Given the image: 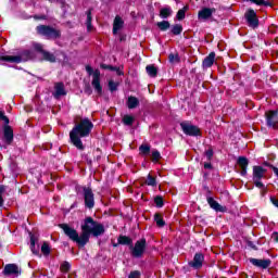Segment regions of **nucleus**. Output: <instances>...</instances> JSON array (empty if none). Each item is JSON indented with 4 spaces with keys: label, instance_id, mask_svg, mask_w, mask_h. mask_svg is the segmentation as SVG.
I'll return each instance as SVG.
<instances>
[{
    "label": "nucleus",
    "instance_id": "f257e3e1",
    "mask_svg": "<svg viewBox=\"0 0 278 278\" xmlns=\"http://www.w3.org/2000/svg\"><path fill=\"white\" fill-rule=\"evenodd\" d=\"M59 227L63 230V233L72 240V242H76L79 249H84V247L90 242V236L99 238V236H103V233H105V226L94 220L91 216L84 219V224L80 226V236L79 232L68 224H60Z\"/></svg>",
    "mask_w": 278,
    "mask_h": 278
},
{
    "label": "nucleus",
    "instance_id": "f03ea898",
    "mask_svg": "<svg viewBox=\"0 0 278 278\" xmlns=\"http://www.w3.org/2000/svg\"><path fill=\"white\" fill-rule=\"evenodd\" d=\"M92 129H94V124L90 121V118L85 117L70 131V140L73 147L77 148L78 151H85L86 146H84V141L81 138H88L90 134H92Z\"/></svg>",
    "mask_w": 278,
    "mask_h": 278
},
{
    "label": "nucleus",
    "instance_id": "7ed1b4c3",
    "mask_svg": "<svg viewBox=\"0 0 278 278\" xmlns=\"http://www.w3.org/2000/svg\"><path fill=\"white\" fill-rule=\"evenodd\" d=\"M36 58V52L34 50H24L18 55H0L2 62H10L11 64H21V62H28V60H34Z\"/></svg>",
    "mask_w": 278,
    "mask_h": 278
},
{
    "label": "nucleus",
    "instance_id": "20e7f679",
    "mask_svg": "<svg viewBox=\"0 0 278 278\" xmlns=\"http://www.w3.org/2000/svg\"><path fill=\"white\" fill-rule=\"evenodd\" d=\"M75 192L76 194L83 192L85 207L87 210H94V192L92 191V187L76 185Z\"/></svg>",
    "mask_w": 278,
    "mask_h": 278
},
{
    "label": "nucleus",
    "instance_id": "39448f33",
    "mask_svg": "<svg viewBox=\"0 0 278 278\" xmlns=\"http://www.w3.org/2000/svg\"><path fill=\"white\" fill-rule=\"evenodd\" d=\"M266 173H268V169L264 168L260 165H254L252 170V181L255 186V188H260L261 190H264L266 192V186H264V182H262V179L266 177Z\"/></svg>",
    "mask_w": 278,
    "mask_h": 278
},
{
    "label": "nucleus",
    "instance_id": "423d86ee",
    "mask_svg": "<svg viewBox=\"0 0 278 278\" xmlns=\"http://www.w3.org/2000/svg\"><path fill=\"white\" fill-rule=\"evenodd\" d=\"M86 72L88 75H92L91 86L97 94H101L103 92V87L101 86V72L99 70L93 71L90 65L86 66Z\"/></svg>",
    "mask_w": 278,
    "mask_h": 278
},
{
    "label": "nucleus",
    "instance_id": "0eeeda50",
    "mask_svg": "<svg viewBox=\"0 0 278 278\" xmlns=\"http://www.w3.org/2000/svg\"><path fill=\"white\" fill-rule=\"evenodd\" d=\"M129 250L132 257L140 260V257L144 255V251H147V239L141 238L140 240L136 241L135 245L132 243Z\"/></svg>",
    "mask_w": 278,
    "mask_h": 278
},
{
    "label": "nucleus",
    "instance_id": "6e6552de",
    "mask_svg": "<svg viewBox=\"0 0 278 278\" xmlns=\"http://www.w3.org/2000/svg\"><path fill=\"white\" fill-rule=\"evenodd\" d=\"M37 31L38 34H40L41 36H45L48 39L60 38V31L51 26H45V25L37 26Z\"/></svg>",
    "mask_w": 278,
    "mask_h": 278
},
{
    "label": "nucleus",
    "instance_id": "1a4fd4ad",
    "mask_svg": "<svg viewBox=\"0 0 278 278\" xmlns=\"http://www.w3.org/2000/svg\"><path fill=\"white\" fill-rule=\"evenodd\" d=\"M265 118H266L267 127H273V129H277V127H278V109L265 112Z\"/></svg>",
    "mask_w": 278,
    "mask_h": 278
},
{
    "label": "nucleus",
    "instance_id": "9d476101",
    "mask_svg": "<svg viewBox=\"0 0 278 278\" xmlns=\"http://www.w3.org/2000/svg\"><path fill=\"white\" fill-rule=\"evenodd\" d=\"M244 16L249 27H252L253 29L260 27V20L257 18V13L255 10L249 9Z\"/></svg>",
    "mask_w": 278,
    "mask_h": 278
},
{
    "label": "nucleus",
    "instance_id": "9b49d317",
    "mask_svg": "<svg viewBox=\"0 0 278 278\" xmlns=\"http://www.w3.org/2000/svg\"><path fill=\"white\" fill-rule=\"evenodd\" d=\"M33 49L34 51H37V53H40L43 58V60H46V62H55V54L46 51L45 48L42 47V45L34 42L33 43Z\"/></svg>",
    "mask_w": 278,
    "mask_h": 278
},
{
    "label": "nucleus",
    "instance_id": "f8f14e48",
    "mask_svg": "<svg viewBox=\"0 0 278 278\" xmlns=\"http://www.w3.org/2000/svg\"><path fill=\"white\" fill-rule=\"evenodd\" d=\"M180 127L186 136H201V128L194 125H190L186 122L180 123Z\"/></svg>",
    "mask_w": 278,
    "mask_h": 278
},
{
    "label": "nucleus",
    "instance_id": "ddd939ff",
    "mask_svg": "<svg viewBox=\"0 0 278 278\" xmlns=\"http://www.w3.org/2000/svg\"><path fill=\"white\" fill-rule=\"evenodd\" d=\"M203 262H205V255L198 252L194 254L193 260L189 262V266L194 270H201V268H203Z\"/></svg>",
    "mask_w": 278,
    "mask_h": 278
},
{
    "label": "nucleus",
    "instance_id": "4468645a",
    "mask_svg": "<svg viewBox=\"0 0 278 278\" xmlns=\"http://www.w3.org/2000/svg\"><path fill=\"white\" fill-rule=\"evenodd\" d=\"M250 264L252 266H255L256 268H262L263 270H266L267 268H270V264H273V261L270 258H249Z\"/></svg>",
    "mask_w": 278,
    "mask_h": 278
},
{
    "label": "nucleus",
    "instance_id": "2eb2a0df",
    "mask_svg": "<svg viewBox=\"0 0 278 278\" xmlns=\"http://www.w3.org/2000/svg\"><path fill=\"white\" fill-rule=\"evenodd\" d=\"M66 94H68V90L64 86V83H55L54 90L52 91V97L54 99H63V97H66Z\"/></svg>",
    "mask_w": 278,
    "mask_h": 278
},
{
    "label": "nucleus",
    "instance_id": "dca6fc26",
    "mask_svg": "<svg viewBox=\"0 0 278 278\" xmlns=\"http://www.w3.org/2000/svg\"><path fill=\"white\" fill-rule=\"evenodd\" d=\"M2 131L5 144H12L14 142V129H12V126H10V124H4L2 126Z\"/></svg>",
    "mask_w": 278,
    "mask_h": 278
},
{
    "label": "nucleus",
    "instance_id": "f3484780",
    "mask_svg": "<svg viewBox=\"0 0 278 278\" xmlns=\"http://www.w3.org/2000/svg\"><path fill=\"white\" fill-rule=\"evenodd\" d=\"M237 165L240 168L241 177H247L249 170V159L247 156H239L237 159Z\"/></svg>",
    "mask_w": 278,
    "mask_h": 278
},
{
    "label": "nucleus",
    "instance_id": "a211bd4d",
    "mask_svg": "<svg viewBox=\"0 0 278 278\" xmlns=\"http://www.w3.org/2000/svg\"><path fill=\"white\" fill-rule=\"evenodd\" d=\"M206 201L210 205V208L214 210V212H222L223 214L227 212V206L220 205V203H218V201L214 200L212 197H207Z\"/></svg>",
    "mask_w": 278,
    "mask_h": 278
},
{
    "label": "nucleus",
    "instance_id": "6ab92c4d",
    "mask_svg": "<svg viewBox=\"0 0 278 278\" xmlns=\"http://www.w3.org/2000/svg\"><path fill=\"white\" fill-rule=\"evenodd\" d=\"M2 273L5 277H10L12 275H16V277H18V275H20L18 265H16V264H7L4 266V269H3Z\"/></svg>",
    "mask_w": 278,
    "mask_h": 278
},
{
    "label": "nucleus",
    "instance_id": "aec40b11",
    "mask_svg": "<svg viewBox=\"0 0 278 278\" xmlns=\"http://www.w3.org/2000/svg\"><path fill=\"white\" fill-rule=\"evenodd\" d=\"M215 10L211 8H203L198 13V18L200 21H207V18H211V16L214 14Z\"/></svg>",
    "mask_w": 278,
    "mask_h": 278
},
{
    "label": "nucleus",
    "instance_id": "412c9836",
    "mask_svg": "<svg viewBox=\"0 0 278 278\" xmlns=\"http://www.w3.org/2000/svg\"><path fill=\"white\" fill-rule=\"evenodd\" d=\"M214 60H216V53L211 52L202 62L203 68H212L214 66Z\"/></svg>",
    "mask_w": 278,
    "mask_h": 278
},
{
    "label": "nucleus",
    "instance_id": "4be33fe9",
    "mask_svg": "<svg viewBox=\"0 0 278 278\" xmlns=\"http://www.w3.org/2000/svg\"><path fill=\"white\" fill-rule=\"evenodd\" d=\"M117 242H118V244H122L123 247H128L129 249H131V245L134 244V239H131L130 237H127L125 235H119L117 238Z\"/></svg>",
    "mask_w": 278,
    "mask_h": 278
},
{
    "label": "nucleus",
    "instance_id": "5701e85b",
    "mask_svg": "<svg viewBox=\"0 0 278 278\" xmlns=\"http://www.w3.org/2000/svg\"><path fill=\"white\" fill-rule=\"evenodd\" d=\"M125 25V22L123 21V18L121 16H116L114 18L113 22V34L114 36H116V34H118V31H121V28Z\"/></svg>",
    "mask_w": 278,
    "mask_h": 278
},
{
    "label": "nucleus",
    "instance_id": "b1692460",
    "mask_svg": "<svg viewBox=\"0 0 278 278\" xmlns=\"http://www.w3.org/2000/svg\"><path fill=\"white\" fill-rule=\"evenodd\" d=\"M30 251L34 255L41 257L39 248H36V237L34 235H30Z\"/></svg>",
    "mask_w": 278,
    "mask_h": 278
},
{
    "label": "nucleus",
    "instance_id": "393cba45",
    "mask_svg": "<svg viewBox=\"0 0 278 278\" xmlns=\"http://www.w3.org/2000/svg\"><path fill=\"white\" fill-rule=\"evenodd\" d=\"M154 222L156 223V226L160 228L166 227V222L164 220V217L160 213L154 214Z\"/></svg>",
    "mask_w": 278,
    "mask_h": 278
},
{
    "label": "nucleus",
    "instance_id": "a878e982",
    "mask_svg": "<svg viewBox=\"0 0 278 278\" xmlns=\"http://www.w3.org/2000/svg\"><path fill=\"white\" fill-rule=\"evenodd\" d=\"M170 14H173V9H170V7H164L160 11L161 18H168Z\"/></svg>",
    "mask_w": 278,
    "mask_h": 278
},
{
    "label": "nucleus",
    "instance_id": "bb28decb",
    "mask_svg": "<svg viewBox=\"0 0 278 278\" xmlns=\"http://www.w3.org/2000/svg\"><path fill=\"white\" fill-rule=\"evenodd\" d=\"M134 121H136V117L131 115H124L122 118L123 125H126L127 127H131V125H134Z\"/></svg>",
    "mask_w": 278,
    "mask_h": 278
},
{
    "label": "nucleus",
    "instance_id": "cd10ccee",
    "mask_svg": "<svg viewBox=\"0 0 278 278\" xmlns=\"http://www.w3.org/2000/svg\"><path fill=\"white\" fill-rule=\"evenodd\" d=\"M41 253L45 255V257H49V255H51V247L49 245V242L45 241L42 243Z\"/></svg>",
    "mask_w": 278,
    "mask_h": 278
},
{
    "label": "nucleus",
    "instance_id": "c85d7f7f",
    "mask_svg": "<svg viewBox=\"0 0 278 278\" xmlns=\"http://www.w3.org/2000/svg\"><path fill=\"white\" fill-rule=\"evenodd\" d=\"M146 71L150 77H157V67L154 65H148Z\"/></svg>",
    "mask_w": 278,
    "mask_h": 278
},
{
    "label": "nucleus",
    "instance_id": "c756f323",
    "mask_svg": "<svg viewBox=\"0 0 278 278\" xmlns=\"http://www.w3.org/2000/svg\"><path fill=\"white\" fill-rule=\"evenodd\" d=\"M86 25H87V30L88 31H92V11H87V22H86Z\"/></svg>",
    "mask_w": 278,
    "mask_h": 278
},
{
    "label": "nucleus",
    "instance_id": "7c9ffc66",
    "mask_svg": "<svg viewBox=\"0 0 278 278\" xmlns=\"http://www.w3.org/2000/svg\"><path fill=\"white\" fill-rule=\"evenodd\" d=\"M156 25L161 31H166L170 28V23H168V21L159 22Z\"/></svg>",
    "mask_w": 278,
    "mask_h": 278
},
{
    "label": "nucleus",
    "instance_id": "2f4dec72",
    "mask_svg": "<svg viewBox=\"0 0 278 278\" xmlns=\"http://www.w3.org/2000/svg\"><path fill=\"white\" fill-rule=\"evenodd\" d=\"M139 151L142 155H149L151 153V146L148 144H141L139 147Z\"/></svg>",
    "mask_w": 278,
    "mask_h": 278
},
{
    "label": "nucleus",
    "instance_id": "473e14b6",
    "mask_svg": "<svg viewBox=\"0 0 278 278\" xmlns=\"http://www.w3.org/2000/svg\"><path fill=\"white\" fill-rule=\"evenodd\" d=\"M151 160L154 164H157V162H160V160H162V154L160 153V151H157V150L152 151Z\"/></svg>",
    "mask_w": 278,
    "mask_h": 278
},
{
    "label": "nucleus",
    "instance_id": "72a5a7b5",
    "mask_svg": "<svg viewBox=\"0 0 278 278\" xmlns=\"http://www.w3.org/2000/svg\"><path fill=\"white\" fill-rule=\"evenodd\" d=\"M147 186L155 187L157 186V180L155 177H153L151 174L148 175V178L146 180Z\"/></svg>",
    "mask_w": 278,
    "mask_h": 278
},
{
    "label": "nucleus",
    "instance_id": "f704fd0d",
    "mask_svg": "<svg viewBox=\"0 0 278 278\" xmlns=\"http://www.w3.org/2000/svg\"><path fill=\"white\" fill-rule=\"evenodd\" d=\"M60 270L61 273H70L71 271V263H68V261H65L61 264L60 266Z\"/></svg>",
    "mask_w": 278,
    "mask_h": 278
},
{
    "label": "nucleus",
    "instance_id": "c9c22d12",
    "mask_svg": "<svg viewBox=\"0 0 278 278\" xmlns=\"http://www.w3.org/2000/svg\"><path fill=\"white\" fill-rule=\"evenodd\" d=\"M204 155L208 162H212V157H214V148L212 146L204 152Z\"/></svg>",
    "mask_w": 278,
    "mask_h": 278
},
{
    "label": "nucleus",
    "instance_id": "e433bc0d",
    "mask_svg": "<svg viewBox=\"0 0 278 278\" xmlns=\"http://www.w3.org/2000/svg\"><path fill=\"white\" fill-rule=\"evenodd\" d=\"M101 68H104L105 71H116L117 75H123V72L118 67H114L112 65L102 64Z\"/></svg>",
    "mask_w": 278,
    "mask_h": 278
},
{
    "label": "nucleus",
    "instance_id": "4c0bfd02",
    "mask_svg": "<svg viewBox=\"0 0 278 278\" xmlns=\"http://www.w3.org/2000/svg\"><path fill=\"white\" fill-rule=\"evenodd\" d=\"M181 31H184V28L179 24L174 25L172 28V34H174V36H179Z\"/></svg>",
    "mask_w": 278,
    "mask_h": 278
},
{
    "label": "nucleus",
    "instance_id": "58836bf2",
    "mask_svg": "<svg viewBox=\"0 0 278 278\" xmlns=\"http://www.w3.org/2000/svg\"><path fill=\"white\" fill-rule=\"evenodd\" d=\"M154 203L156 207H164V198L162 195H156L154 198Z\"/></svg>",
    "mask_w": 278,
    "mask_h": 278
},
{
    "label": "nucleus",
    "instance_id": "ea45409f",
    "mask_svg": "<svg viewBox=\"0 0 278 278\" xmlns=\"http://www.w3.org/2000/svg\"><path fill=\"white\" fill-rule=\"evenodd\" d=\"M251 3H254L255 5H264L265 8H268L270 5V2L265 0H250Z\"/></svg>",
    "mask_w": 278,
    "mask_h": 278
},
{
    "label": "nucleus",
    "instance_id": "a19ab883",
    "mask_svg": "<svg viewBox=\"0 0 278 278\" xmlns=\"http://www.w3.org/2000/svg\"><path fill=\"white\" fill-rule=\"evenodd\" d=\"M186 10L187 8L185 7L184 9H180L178 12H177V20L178 21H184V18H186Z\"/></svg>",
    "mask_w": 278,
    "mask_h": 278
},
{
    "label": "nucleus",
    "instance_id": "79ce46f5",
    "mask_svg": "<svg viewBox=\"0 0 278 278\" xmlns=\"http://www.w3.org/2000/svg\"><path fill=\"white\" fill-rule=\"evenodd\" d=\"M109 90L111 92H116L118 90V83H114L113 80L109 81Z\"/></svg>",
    "mask_w": 278,
    "mask_h": 278
},
{
    "label": "nucleus",
    "instance_id": "37998d69",
    "mask_svg": "<svg viewBox=\"0 0 278 278\" xmlns=\"http://www.w3.org/2000/svg\"><path fill=\"white\" fill-rule=\"evenodd\" d=\"M5 193V186L0 185V207H3V194Z\"/></svg>",
    "mask_w": 278,
    "mask_h": 278
},
{
    "label": "nucleus",
    "instance_id": "c03bdc74",
    "mask_svg": "<svg viewBox=\"0 0 278 278\" xmlns=\"http://www.w3.org/2000/svg\"><path fill=\"white\" fill-rule=\"evenodd\" d=\"M0 121H3L4 125H10V118L5 115V112L0 111Z\"/></svg>",
    "mask_w": 278,
    "mask_h": 278
},
{
    "label": "nucleus",
    "instance_id": "a18cd8bd",
    "mask_svg": "<svg viewBox=\"0 0 278 278\" xmlns=\"http://www.w3.org/2000/svg\"><path fill=\"white\" fill-rule=\"evenodd\" d=\"M138 98L136 97H129L127 100V105H138Z\"/></svg>",
    "mask_w": 278,
    "mask_h": 278
},
{
    "label": "nucleus",
    "instance_id": "49530a36",
    "mask_svg": "<svg viewBox=\"0 0 278 278\" xmlns=\"http://www.w3.org/2000/svg\"><path fill=\"white\" fill-rule=\"evenodd\" d=\"M140 271L138 270H134V271H130V274L128 275V278H140Z\"/></svg>",
    "mask_w": 278,
    "mask_h": 278
},
{
    "label": "nucleus",
    "instance_id": "de8ad7c7",
    "mask_svg": "<svg viewBox=\"0 0 278 278\" xmlns=\"http://www.w3.org/2000/svg\"><path fill=\"white\" fill-rule=\"evenodd\" d=\"M168 60H169V62L173 63V62H177L179 60V58L175 54H169Z\"/></svg>",
    "mask_w": 278,
    "mask_h": 278
},
{
    "label": "nucleus",
    "instance_id": "09e8293b",
    "mask_svg": "<svg viewBox=\"0 0 278 278\" xmlns=\"http://www.w3.org/2000/svg\"><path fill=\"white\" fill-rule=\"evenodd\" d=\"M248 247H250V249H253V251H257V245H255L253 241H248Z\"/></svg>",
    "mask_w": 278,
    "mask_h": 278
},
{
    "label": "nucleus",
    "instance_id": "8fccbe9b",
    "mask_svg": "<svg viewBox=\"0 0 278 278\" xmlns=\"http://www.w3.org/2000/svg\"><path fill=\"white\" fill-rule=\"evenodd\" d=\"M23 110H25L27 114H29V112H34V108H31V105H24Z\"/></svg>",
    "mask_w": 278,
    "mask_h": 278
},
{
    "label": "nucleus",
    "instance_id": "3c124183",
    "mask_svg": "<svg viewBox=\"0 0 278 278\" xmlns=\"http://www.w3.org/2000/svg\"><path fill=\"white\" fill-rule=\"evenodd\" d=\"M270 203H273V205H275V207H278V200L275 197H270Z\"/></svg>",
    "mask_w": 278,
    "mask_h": 278
},
{
    "label": "nucleus",
    "instance_id": "603ef678",
    "mask_svg": "<svg viewBox=\"0 0 278 278\" xmlns=\"http://www.w3.org/2000/svg\"><path fill=\"white\" fill-rule=\"evenodd\" d=\"M204 168L212 170V168H214V166L212 165V163H204Z\"/></svg>",
    "mask_w": 278,
    "mask_h": 278
},
{
    "label": "nucleus",
    "instance_id": "864d4df0",
    "mask_svg": "<svg viewBox=\"0 0 278 278\" xmlns=\"http://www.w3.org/2000/svg\"><path fill=\"white\" fill-rule=\"evenodd\" d=\"M271 238L274 239V242H278V232H273Z\"/></svg>",
    "mask_w": 278,
    "mask_h": 278
},
{
    "label": "nucleus",
    "instance_id": "5fc2aeb1",
    "mask_svg": "<svg viewBox=\"0 0 278 278\" xmlns=\"http://www.w3.org/2000/svg\"><path fill=\"white\" fill-rule=\"evenodd\" d=\"M136 105H128L129 110H135Z\"/></svg>",
    "mask_w": 278,
    "mask_h": 278
},
{
    "label": "nucleus",
    "instance_id": "6e6d98bb",
    "mask_svg": "<svg viewBox=\"0 0 278 278\" xmlns=\"http://www.w3.org/2000/svg\"><path fill=\"white\" fill-rule=\"evenodd\" d=\"M118 244H119V243H118V241H117V243H113V247L116 248V247H118Z\"/></svg>",
    "mask_w": 278,
    "mask_h": 278
},
{
    "label": "nucleus",
    "instance_id": "4d7b16f0",
    "mask_svg": "<svg viewBox=\"0 0 278 278\" xmlns=\"http://www.w3.org/2000/svg\"><path fill=\"white\" fill-rule=\"evenodd\" d=\"M52 114H55V109L52 108Z\"/></svg>",
    "mask_w": 278,
    "mask_h": 278
},
{
    "label": "nucleus",
    "instance_id": "13d9d810",
    "mask_svg": "<svg viewBox=\"0 0 278 278\" xmlns=\"http://www.w3.org/2000/svg\"><path fill=\"white\" fill-rule=\"evenodd\" d=\"M268 164H270V163H268V162H265V163H264L265 166H268Z\"/></svg>",
    "mask_w": 278,
    "mask_h": 278
},
{
    "label": "nucleus",
    "instance_id": "bf43d9fd",
    "mask_svg": "<svg viewBox=\"0 0 278 278\" xmlns=\"http://www.w3.org/2000/svg\"><path fill=\"white\" fill-rule=\"evenodd\" d=\"M208 194H212V191H211V190H208Z\"/></svg>",
    "mask_w": 278,
    "mask_h": 278
}]
</instances>
